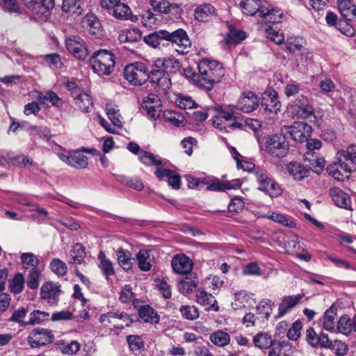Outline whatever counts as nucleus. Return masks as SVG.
Wrapping results in <instances>:
<instances>
[{"instance_id":"1","label":"nucleus","mask_w":356,"mask_h":356,"mask_svg":"<svg viewBox=\"0 0 356 356\" xmlns=\"http://www.w3.org/2000/svg\"><path fill=\"white\" fill-rule=\"evenodd\" d=\"M198 76L196 79L197 87L207 91L211 90L214 84L221 81L225 75V70L221 63L216 60L204 58L197 65Z\"/></svg>"},{"instance_id":"2","label":"nucleus","mask_w":356,"mask_h":356,"mask_svg":"<svg viewBox=\"0 0 356 356\" xmlns=\"http://www.w3.org/2000/svg\"><path fill=\"white\" fill-rule=\"evenodd\" d=\"M115 55L108 50L95 51L91 57V65L94 72L99 76L110 75L115 66Z\"/></svg>"},{"instance_id":"3","label":"nucleus","mask_w":356,"mask_h":356,"mask_svg":"<svg viewBox=\"0 0 356 356\" xmlns=\"http://www.w3.org/2000/svg\"><path fill=\"white\" fill-rule=\"evenodd\" d=\"M265 150L271 156L278 159L283 158L289 154V143L282 130L280 133L267 138Z\"/></svg>"},{"instance_id":"4","label":"nucleus","mask_w":356,"mask_h":356,"mask_svg":"<svg viewBox=\"0 0 356 356\" xmlns=\"http://www.w3.org/2000/svg\"><path fill=\"white\" fill-rule=\"evenodd\" d=\"M24 5L31 13L32 17L38 22H46L51 16L55 0H23Z\"/></svg>"},{"instance_id":"5","label":"nucleus","mask_w":356,"mask_h":356,"mask_svg":"<svg viewBox=\"0 0 356 356\" xmlns=\"http://www.w3.org/2000/svg\"><path fill=\"white\" fill-rule=\"evenodd\" d=\"M123 76L133 86H142L149 80L147 66L142 62L129 64L124 69Z\"/></svg>"},{"instance_id":"6","label":"nucleus","mask_w":356,"mask_h":356,"mask_svg":"<svg viewBox=\"0 0 356 356\" xmlns=\"http://www.w3.org/2000/svg\"><path fill=\"white\" fill-rule=\"evenodd\" d=\"M166 47L169 44L175 45L176 51L181 54L188 52L187 49L191 47V42L186 31L182 29H178L173 31L165 30Z\"/></svg>"},{"instance_id":"7","label":"nucleus","mask_w":356,"mask_h":356,"mask_svg":"<svg viewBox=\"0 0 356 356\" xmlns=\"http://www.w3.org/2000/svg\"><path fill=\"white\" fill-rule=\"evenodd\" d=\"M285 136H289L297 143H303L307 140L312 132V127L305 122H296L291 126L281 128Z\"/></svg>"},{"instance_id":"8","label":"nucleus","mask_w":356,"mask_h":356,"mask_svg":"<svg viewBox=\"0 0 356 356\" xmlns=\"http://www.w3.org/2000/svg\"><path fill=\"white\" fill-rule=\"evenodd\" d=\"M54 335L51 330L38 327L33 329L27 337V342L32 348H37L51 343Z\"/></svg>"},{"instance_id":"9","label":"nucleus","mask_w":356,"mask_h":356,"mask_svg":"<svg viewBox=\"0 0 356 356\" xmlns=\"http://www.w3.org/2000/svg\"><path fill=\"white\" fill-rule=\"evenodd\" d=\"M147 76H149V82L152 84H156L159 88L163 89L169 88L171 86L170 77L166 75V72L159 67L158 60L154 63V65L151 66L149 70L147 67Z\"/></svg>"},{"instance_id":"10","label":"nucleus","mask_w":356,"mask_h":356,"mask_svg":"<svg viewBox=\"0 0 356 356\" xmlns=\"http://www.w3.org/2000/svg\"><path fill=\"white\" fill-rule=\"evenodd\" d=\"M67 51L79 60H85L88 54V49L83 39L77 35H72L65 40Z\"/></svg>"},{"instance_id":"11","label":"nucleus","mask_w":356,"mask_h":356,"mask_svg":"<svg viewBox=\"0 0 356 356\" xmlns=\"http://www.w3.org/2000/svg\"><path fill=\"white\" fill-rule=\"evenodd\" d=\"M259 105V102L256 95L252 91H246L243 92L235 107L248 113L256 110Z\"/></svg>"},{"instance_id":"12","label":"nucleus","mask_w":356,"mask_h":356,"mask_svg":"<svg viewBox=\"0 0 356 356\" xmlns=\"http://www.w3.org/2000/svg\"><path fill=\"white\" fill-rule=\"evenodd\" d=\"M171 266L173 271L179 275L191 273L193 264L190 258L185 254H176L172 257Z\"/></svg>"},{"instance_id":"13","label":"nucleus","mask_w":356,"mask_h":356,"mask_svg":"<svg viewBox=\"0 0 356 356\" xmlns=\"http://www.w3.org/2000/svg\"><path fill=\"white\" fill-rule=\"evenodd\" d=\"M184 277L177 280L179 291L182 294L192 293L198 286L199 279L194 272L183 275Z\"/></svg>"},{"instance_id":"14","label":"nucleus","mask_w":356,"mask_h":356,"mask_svg":"<svg viewBox=\"0 0 356 356\" xmlns=\"http://www.w3.org/2000/svg\"><path fill=\"white\" fill-rule=\"evenodd\" d=\"M306 341L313 348H327L330 339L326 334H317L314 329L310 327L306 330Z\"/></svg>"},{"instance_id":"15","label":"nucleus","mask_w":356,"mask_h":356,"mask_svg":"<svg viewBox=\"0 0 356 356\" xmlns=\"http://www.w3.org/2000/svg\"><path fill=\"white\" fill-rule=\"evenodd\" d=\"M60 293V286L54 284L53 282H47L40 289L41 298L47 300L51 304L58 302Z\"/></svg>"},{"instance_id":"16","label":"nucleus","mask_w":356,"mask_h":356,"mask_svg":"<svg viewBox=\"0 0 356 356\" xmlns=\"http://www.w3.org/2000/svg\"><path fill=\"white\" fill-rule=\"evenodd\" d=\"M261 106L265 111L269 113H277V111H280V104L277 92L274 90L265 92L263 95Z\"/></svg>"},{"instance_id":"17","label":"nucleus","mask_w":356,"mask_h":356,"mask_svg":"<svg viewBox=\"0 0 356 356\" xmlns=\"http://www.w3.org/2000/svg\"><path fill=\"white\" fill-rule=\"evenodd\" d=\"M329 195L334 204L341 208L349 209L350 207V198L349 195L338 187H332L329 191Z\"/></svg>"},{"instance_id":"18","label":"nucleus","mask_w":356,"mask_h":356,"mask_svg":"<svg viewBox=\"0 0 356 356\" xmlns=\"http://www.w3.org/2000/svg\"><path fill=\"white\" fill-rule=\"evenodd\" d=\"M217 15L216 9L210 3L200 5L195 10V18L201 22L211 20Z\"/></svg>"},{"instance_id":"19","label":"nucleus","mask_w":356,"mask_h":356,"mask_svg":"<svg viewBox=\"0 0 356 356\" xmlns=\"http://www.w3.org/2000/svg\"><path fill=\"white\" fill-rule=\"evenodd\" d=\"M83 26L91 35L100 36L102 35V26L100 20L93 13H88L83 20Z\"/></svg>"},{"instance_id":"20","label":"nucleus","mask_w":356,"mask_h":356,"mask_svg":"<svg viewBox=\"0 0 356 356\" xmlns=\"http://www.w3.org/2000/svg\"><path fill=\"white\" fill-rule=\"evenodd\" d=\"M303 298L302 294L296 296H286L283 297L282 302L278 307L277 317H282L289 312L291 309L295 307Z\"/></svg>"},{"instance_id":"21","label":"nucleus","mask_w":356,"mask_h":356,"mask_svg":"<svg viewBox=\"0 0 356 356\" xmlns=\"http://www.w3.org/2000/svg\"><path fill=\"white\" fill-rule=\"evenodd\" d=\"M143 41L153 48L166 47L165 30L161 29L154 31L143 37Z\"/></svg>"},{"instance_id":"22","label":"nucleus","mask_w":356,"mask_h":356,"mask_svg":"<svg viewBox=\"0 0 356 356\" xmlns=\"http://www.w3.org/2000/svg\"><path fill=\"white\" fill-rule=\"evenodd\" d=\"M286 170L295 180L301 181L308 177L309 169L303 164L291 161L286 165Z\"/></svg>"},{"instance_id":"23","label":"nucleus","mask_w":356,"mask_h":356,"mask_svg":"<svg viewBox=\"0 0 356 356\" xmlns=\"http://www.w3.org/2000/svg\"><path fill=\"white\" fill-rule=\"evenodd\" d=\"M339 11L344 19H356V6L352 0H337Z\"/></svg>"},{"instance_id":"24","label":"nucleus","mask_w":356,"mask_h":356,"mask_svg":"<svg viewBox=\"0 0 356 356\" xmlns=\"http://www.w3.org/2000/svg\"><path fill=\"white\" fill-rule=\"evenodd\" d=\"M113 15L118 19L120 20H128L130 19L132 22L138 20V17L136 15H133L131 8L128 5L124 3H119L113 8Z\"/></svg>"},{"instance_id":"25","label":"nucleus","mask_w":356,"mask_h":356,"mask_svg":"<svg viewBox=\"0 0 356 356\" xmlns=\"http://www.w3.org/2000/svg\"><path fill=\"white\" fill-rule=\"evenodd\" d=\"M240 6L246 15L253 16L257 13L261 17V10H264L265 4L261 0H243Z\"/></svg>"},{"instance_id":"26","label":"nucleus","mask_w":356,"mask_h":356,"mask_svg":"<svg viewBox=\"0 0 356 356\" xmlns=\"http://www.w3.org/2000/svg\"><path fill=\"white\" fill-rule=\"evenodd\" d=\"M139 317L145 323L156 324L159 322L160 316L158 313L149 305H145L138 310Z\"/></svg>"},{"instance_id":"27","label":"nucleus","mask_w":356,"mask_h":356,"mask_svg":"<svg viewBox=\"0 0 356 356\" xmlns=\"http://www.w3.org/2000/svg\"><path fill=\"white\" fill-rule=\"evenodd\" d=\"M283 17V13L279 9H275L271 5L264 6L261 10V17L266 23L274 24L280 22Z\"/></svg>"},{"instance_id":"28","label":"nucleus","mask_w":356,"mask_h":356,"mask_svg":"<svg viewBox=\"0 0 356 356\" xmlns=\"http://www.w3.org/2000/svg\"><path fill=\"white\" fill-rule=\"evenodd\" d=\"M74 94V99L76 106L83 113L90 112V109L93 105L91 96L88 93L83 92Z\"/></svg>"},{"instance_id":"29","label":"nucleus","mask_w":356,"mask_h":356,"mask_svg":"<svg viewBox=\"0 0 356 356\" xmlns=\"http://www.w3.org/2000/svg\"><path fill=\"white\" fill-rule=\"evenodd\" d=\"M82 0H63L62 10L66 13L80 15L83 11Z\"/></svg>"},{"instance_id":"30","label":"nucleus","mask_w":356,"mask_h":356,"mask_svg":"<svg viewBox=\"0 0 356 356\" xmlns=\"http://www.w3.org/2000/svg\"><path fill=\"white\" fill-rule=\"evenodd\" d=\"M98 260L99 261V267L102 274L108 280L110 276L115 275V269L113 262L106 257L104 252L101 251L98 254Z\"/></svg>"},{"instance_id":"31","label":"nucleus","mask_w":356,"mask_h":356,"mask_svg":"<svg viewBox=\"0 0 356 356\" xmlns=\"http://www.w3.org/2000/svg\"><path fill=\"white\" fill-rule=\"evenodd\" d=\"M130 351L135 355H139L144 350L145 343L139 335L129 334L126 337Z\"/></svg>"},{"instance_id":"32","label":"nucleus","mask_w":356,"mask_h":356,"mask_svg":"<svg viewBox=\"0 0 356 356\" xmlns=\"http://www.w3.org/2000/svg\"><path fill=\"white\" fill-rule=\"evenodd\" d=\"M139 160L147 166L164 165V162L158 155H155L150 152L142 150L139 156Z\"/></svg>"},{"instance_id":"33","label":"nucleus","mask_w":356,"mask_h":356,"mask_svg":"<svg viewBox=\"0 0 356 356\" xmlns=\"http://www.w3.org/2000/svg\"><path fill=\"white\" fill-rule=\"evenodd\" d=\"M88 157L81 151L76 150L70 154V165L77 169H86L88 165Z\"/></svg>"},{"instance_id":"34","label":"nucleus","mask_w":356,"mask_h":356,"mask_svg":"<svg viewBox=\"0 0 356 356\" xmlns=\"http://www.w3.org/2000/svg\"><path fill=\"white\" fill-rule=\"evenodd\" d=\"M86 254L85 248L79 243H76L70 250L69 263L81 264L84 262Z\"/></svg>"},{"instance_id":"35","label":"nucleus","mask_w":356,"mask_h":356,"mask_svg":"<svg viewBox=\"0 0 356 356\" xmlns=\"http://www.w3.org/2000/svg\"><path fill=\"white\" fill-rule=\"evenodd\" d=\"M141 37L142 33L140 29L133 28L122 31L119 34L118 39L120 42H134L138 41Z\"/></svg>"},{"instance_id":"36","label":"nucleus","mask_w":356,"mask_h":356,"mask_svg":"<svg viewBox=\"0 0 356 356\" xmlns=\"http://www.w3.org/2000/svg\"><path fill=\"white\" fill-rule=\"evenodd\" d=\"M159 67L161 66L166 75L170 76V74H175L181 67L180 63L175 58L158 59Z\"/></svg>"},{"instance_id":"37","label":"nucleus","mask_w":356,"mask_h":356,"mask_svg":"<svg viewBox=\"0 0 356 356\" xmlns=\"http://www.w3.org/2000/svg\"><path fill=\"white\" fill-rule=\"evenodd\" d=\"M117 259L119 265L124 270H129L132 267L131 254L127 250L120 248L116 250Z\"/></svg>"},{"instance_id":"38","label":"nucleus","mask_w":356,"mask_h":356,"mask_svg":"<svg viewBox=\"0 0 356 356\" xmlns=\"http://www.w3.org/2000/svg\"><path fill=\"white\" fill-rule=\"evenodd\" d=\"M254 175L259 184L258 189L267 193L270 186V182L272 183L273 179L268 177L266 170L261 169L255 170Z\"/></svg>"},{"instance_id":"39","label":"nucleus","mask_w":356,"mask_h":356,"mask_svg":"<svg viewBox=\"0 0 356 356\" xmlns=\"http://www.w3.org/2000/svg\"><path fill=\"white\" fill-rule=\"evenodd\" d=\"M196 300L200 305L209 306L208 309L212 308L216 312L219 309L218 306L215 305L216 301L214 297L211 294H208L204 291H199L196 295Z\"/></svg>"},{"instance_id":"40","label":"nucleus","mask_w":356,"mask_h":356,"mask_svg":"<svg viewBox=\"0 0 356 356\" xmlns=\"http://www.w3.org/2000/svg\"><path fill=\"white\" fill-rule=\"evenodd\" d=\"M136 258L141 270L148 271L151 269L152 265L149 250H140L136 254Z\"/></svg>"},{"instance_id":"41","label":"nucleus","mask_w":356,"mask_h":356,"mask_svg":"<svg viewBox=\"0 0 356 356\" xmlns=\"http://www.w3.org/2000/svg\"><path fill=\"white\" fill-rule=\"evenodd\" d=\"M255 346L260 349H268L270 348L275 342L271 339V336L268 333H259L253 339Z\"/></svg>"},{"instance_id":"42","label":"nucleus","mask_w":356,"mask_h":356,"mask_svg":"<svg viewBox=\"0 0 356 356\" xmlns=\"http://www.w3.org/2000/svg\"><path fill=\"white\" fill-rule=\"evenodd\" d=\"M28 310L24 307H21L15 310L12 315L9 316L8 314V319L3 320V321L17 323L19 325L25 327L29 325L28 321H25L23 318L26 316Z\"/></svg>"},{"instance_id":"43","label":"nucleus","mask_w":356,"mask_h":356,"mask_svg":"<svg viewBox=\"0 0 356 356\" xmlns=\"http://www.w3.org/2000/svg\"><path fill=\"white\" fill-rule=\"evenodd\" d=\"M337 315V307L333 304L324 314L323 316V327L326 330L331 331L334 327V317Z\"/></svg>"},{"instance_id":"44","label":"nucleus","mask_w":356,"mask_h":356,"mask_svg":"<svg viewBox=\"0 0 356 356\" xmlns=\"http://www.w3.org/2000/svg\"><path fill=\"white\" fill-rule=\"evenodd\" d=\"M210 340L215 345L223 347L230 341V337L228 333L222 330H218L210 336Z\"/></svg>"},{"instance_id":"45","label":"nucleus","mask_w":356,"mask_h":356,"mask_svg":"<svg viewBox=\"0 0 356 356\" xmlns=\"http://www.w3.org/2000/svg\"><path fill=\"white\" fill-rule=\"evenodd\" d=\"M353 320L349 316L343 315L337 323V329L339 332L348 336L353 330Z\"/></svg>"},{"instance_id":"46","label":"nucleus","mask_w":356,"mask_h":356,"mask_svg":"<svg viewBox=\"0 0 356 356\" xmlns=\"http://www.w3.org/2000/svg\"><path fill=\"white\" fill-rule=\"evenodd\" d=\"M24 286V277L22 273H17L10 281L9 288L10 291L15 294L22 293Z\"/></svg>"},{"instance_id":"47","label":"nucleus","mask_w":356,"mask_h":356,"mask_svg":"<svg viewBox=\"0 0 356 356\" xmlns=\"http://www.w3.org/2000/svg\"><path fill=\"white\" fill-rule=\"evenodd\" d=\"M246 33L242 30H230L225 38L228 44H237L246 38Z\"/></svg>"},{"instance_id":"48","label":"nucleus","mask_w":356,"mask_h":356,"mask_svg":"<svg viewBox=\"0 0 356 356\" xmlns=\"http://www.w3.org/2000/svg\"><path fill=\"white\" fill-rule=\"evenodd\" d=\"M49 314L46 312L40 310H33L30 314L29 320L28 321L29 325H35L42 323L45 321H48Z\"/></svg>"},{"instance_id":"49","label":"nucleus","mask_w":356,"mask_h":356,"mask_svg":"<svg viewBox=\"0 0 356 356\" xmlns=\"http://www.w3.org/2000/svg\"><path fill=\"white\" fill-rule=\"evenodd\" d=\"M11 298L6 293H0V321L8 319L7 310L10 305Z\"/></svg>"},{"instance_id":"50","label":"nucleus","mask_w":356,"mask_h":356,"mask_svg":"<svg viewBox=\"0 0 356 356\" xmlns=\"http://www.w3.org/2000/svg\"><path fill=\"white\" fill-rule=\"evenodd\" d=\"M327 349L331 350L337 356H344L348 348L347 345L340 340H330Z\"/></svg>"},{"instance_id":"51","label":"nucleus","mask_w":356,"mask_h":356,"mask_svg":"<svg viewBox=\"0 0 356 356\" xmlns=\"http://www.w3.org/2000/svg\"><path fill=\"white\" fill-rule=\"evenodd\" d=\"M41 272L38 268H31L27 276L26 284L29 288L35 290L39 287Z\"/></svg>"},{"instance_id":"52","label":"nucleus","mask_w":356,"mask_h":356,"mask_svg":"<svg viewBox=\"0 0 356 356\" xmlns=\"http://www.w3.org/2000/svg\"><path fill=\"white\" fill-rule=\"evenodd\" d=\"M20 259L22 260L24 268H38V266L39 264V259L36 257V256L34 254L31 252L22 253L21 254Z\"/></svg>"},{"instance_id":"53","label":"nucleus","mask_w":356,"mask_h":356,"mask_svg":"<svg viewBox=\"0 0 356 356\" xmlns=\"http://www.w3.org/2000/svg\"><path fill=\"white\" fill-rule=\"evenodd\" d=\"M215 108L218 111V113L220 115V116L225 120L227 124H229L231 121L235 120L236 119V117L234 114V108H236L235 106L230 105L225 108L218 106Z\"/></svg>"},{"instance_id":"54","label":"nucleus","mask_w":356,"mask_h":356,"mask_svg":"<svg viewBox=\"0 0 356 356\" xmlns=\"http://www.w3.org/2000/svg\"><path fill=\"white\" fill-rule=\"evenodd\" d=\"M303 103L302 104V106H300L299 108H297L296 113L299 118L306 119L312 116L314 113L313 106L309 104L308 99H303Z\"/></svg>"},{"instance_id":"55","label":"nucleus","mask_w":356,"mask_h":356,"mask_svg":"<svg viewBox=\"0 0 356 356\" xmlns=\"http://www.w3.org/2000/svg\"><path fill=\"white\" fill-rule=\"evenodd\" d=\"M49 266L51 270L58 276H63L67 272L66 264L57 258L52 259Z\"/></svg>"},{"instance_id":"56","label":"nucleus","mask_w":356,"mask_h":356,"mask_svg":"<svg viewBox=\"0 0 356 356\" xmlns=\"http://www.w3.org/2000/svg\"><path fill=\"white\" fill-rule=\"evenodd\" d=\"M267 217L275 222H279L289 227H294L296 226V222L292 219L287 218L284 215L281 213L272 212Z\"/></svg>"},{"instance_id":"57","label":"nucleus","mask_w":356,"mask_h":356,"mask_svg":"<svg viewBox=\"0 0 356 356\" xmlns=\"http://www.w3.org/2000/svg\"><path fill=\"white\" fill-rule=\"evenodd\" d=\"M183 318L187 320H195L199 317V312L195 306L184 305L179 309Z\"/></svg>"},{"instance_id":"58","label":"nucleus","mask_w":356,"mask_h":356,"mask_svg":"<svg viewBox=\"0 0 356 356\" xmlns=\"http://www.w3.org/2000/svg\"><path fill=\"white\" fill-rule=\"evenodd\" d=\"M274 305L275 303L269 299L263 300L257 307V312L259 314H264L265 318L268 319L271 314Z\"/></svg>"},{"instance_id":"59","label":"nucleus","mask_w":356,"mask_h":356,"mask_svg":"<svg viewBox=\"0 0 356 356\" xmlns=\"http://www.w3.org/2000/svg\"><path fill=\"white\" fill-rule=\"evenodd\" d=\"M150 3L154 10L159 13H168L173 5L170 4L167 0H150Z\"/></svg>"},{"instance_id":"60","label":"nucleus","mask_w":356,"mask_h":356,"mask_svg":"<svg viewBox=\"0 0 356 356\" xmlns=\"http://www.w3.org/2000/svg\"><path fill=\"white\" fill-rule=\"evenodd\" d=\"M349 21L344 18L343 19H339L336 28L343 35L351 37L355 34V29L348 23Z\"/></svg>"},{"instance_id":"61","label":"nucleus","mask_w":356,"mask_h":356,"mask_svg":"<svg viewBox=\"0 0 356 356\" xmlns=\"http://www.w3.org/2000/svg\"><path fill=\"white\" fill-rule=\"evenodd\" d=\"M179 107L183 109L197 108V103L188 95H181L177 101Z\"/></svg>"},{"instance_id":"62","label":"nucleus","mask_w":356,"mask_h":356,"mask_svg":"<svg viewBox=\"0 0 356 356\" xmlns=\"http://www.w3.org/2000/svg\"><path fill=\"white\" fill-rule=\"evenodd\" d=\"M205 185H207L206 190L209 191H225V181H221L218 178H213L209 182L206 181Z\"/></svg>"},{"instance_id":"63","label":"nucleus","mask_w":356,"mask_h":356,"mask_svg":"<svg viewBox=\"0 0 356 356\" xmlns=\"http://www.w3.org/2000/svg\"><path fill=\"white\" fill-rule=\"evenodd\" d=\"M134 298V293L132 292L131 286L129 284L125 285L122 288V289L120 292V300L122 303H127V302H130L131 300H133L134 305L135 307H136Z\"/></svg>"},{"instance_id":"64","label":"nucleus","mask_w":356,"mask_h":356,"mask_svg":"<svg viewBox=\"0 0 356 356\" xmlns=\"http://www.w3.org/2000/svg\"><path fill=\"white\" fill-rule=\"evenodd\" d=\"M341 156L346 161H350L352 163L356 165V145H351L348 147L346 150L338 152Z\"/></svg>"}]
</instances>
